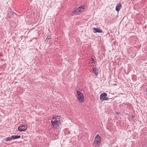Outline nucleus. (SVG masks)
Segmentation results:
<instances>
[{
  "label": "nucleus",
  "instance_id": "nucleus-1",
  "mask_svg": "<svg viewBox=\"0 0 147 147\" xmlns=\"http://www.w3.org/2000/svg\"><path fill=\"white\" fill-rule=\"evenodd\" d=\"M76 92L77 94V98L79 101L80 102H84V98L83 94L79 91H77Z\"/></svg>",
  "mask_w": 147,
  "mask_h": 147
},
{
  "label": "nucleus",
  "instance_id": "nucleus-2",
  "mask_svg": "<svg viewBox=\"0 0 147 147\" xmlns=\"http://www.w3.org/2000/svg\"><path fill=\"white\" fill-rule=\"evenodd\" d=\"M101 137L98 134H97L95 138L93 144H94L99 145L101 142Z\"/></svg>",
  "mask_w": 147,
  "mask_h": 147
},
{
  "label": "nucleus",
  "instance_id": "nucleus-3",
  "mask_svg": "<svg viewBox=\"0 0 147 147\" xmlns=\"http://www.w3.org/2000/svg\"><path fill=\"white\" fill-rule=\"evenodd\" d=\"M60 121L59 120H51V123L52 126L55 129L57 127L59 126L58 124L60 123Z\"/></svg>",
  "mask_w": 147,
  "mask_h": 147
},
{
  "label": "nucleus",
  "instance_id": "nucleus-4",
  "mask_svg": "<svg viewBox=\"0 0 147 147\" xmlns=\"http://www.w3.org/2000/svg\"><path fill=\"white\" fill-rule=\"evenodd\" d=\"M27 129L26 125H23L21 124L20 126L18 127V130L20 131H24Z\"/></svg>",
  "mask_w": 147,
  "mask_h": 147
},
{
  "label": "nucleus",
  "instance_id": "nucleus-5",
  "mask_svg": "<svg viewBox=\"0 0 147 147\" xmlns=\"http://www.w3.org/2000/svg\"><path fill=\"white\" fill-rule=\"evenodd\" d=\"M107 94L106 93H104L102 94L100 96V100L102 101L108 100L109 99L107 97Z\"/></svg>",
  "mask_w": 147,
  "mask_h": 147
},
{
  "label": "nucleus",
  "instance_id": "nucleus-6",
  "mask_svg": "<svg viewBox=\"0 0 147 147\" xmlns=\"http://www.w3.org/2000/svg\"><path fill=\"white\" fill-rule=\"evenodd\" d=\"M93 29L94 30V32L95 33L96 32L102 33V30L98 28H93Z\"/></svg>",
  "mask_w": 147,
  "mask_h": 147
},
{
  "label": "nucleus",
  "instance_id": "nucleus-7",
  "mask_svg": "<svg viewBox=\"0 0 147 147\" xmlns=\"http://www.w3.org/2000/svg\"><path fill=\"white\" fill-rule=\"evenodd\" d=\"M121 7V3H119L117 4V5L116 7V10L117 12H118Z\"/></svg>",
  "mask_w": 147,
  "mask_h": 147
},
{
  "label": "nucleus",
  "instance_id": "nucleus-8",
  "mask_svg": "<svg viewBox=\"0 0 147 147\" xmlns=\"http://www.w3.org/2000/svg\"><path fill=\"white\" fill-rule=\"evenodd\" d=\"M98 69L95 68H94L92 69L93 72L96 75H97L98 74Z\"/></svg>",
  "mask_w": 147,
  "mask_h": 147
},
{
  "label": "nucleus",
  "instance_id": "nucleus-9",
  "mask_svg": "<svg viewBox=\"0 0 147 147\" xmlns=\"http://www.w3.org/2000/svg\"><path fill=\"white\" fill-rule=\"evenodd\" d=\"M77 9H78V10L80 12H83L84 10V7L83 6L80 7L78 8Z\"/></svg>",
  "mask_w": 147,
  "mask_h": 147
},
{
  "label": "nucleus",
  "instance_id": "nucleus-10",
  "mask_svg": "<svg viewBox=\"0 0 147 147\" xmlns=\"http://www.w3.org/2000/svg\"><path fill=\"white\" fill-rule=\"evenodd\" d=\"M78 9H77L73 11L72 13V15H74L77 14L79 13H80Z\"/></svg>",
  "mask_w": 147,
  "mask_h": 147
},
{
  "label": "nucleus",
  "instance_id": "nucleus-11",
  "mask_svg": "<svg viewBox=\"0 0 147 147\" xmlns=\"http://www.w3.org/2000/svg\"><path fill=\"white\" fill-rule=\"evenodd\" d=\"M21 137V136H12V138L13 140H14L15 139L19 138Z\"/></svg>",
  "mask_w": 147,
  "mask_h": 147
},
{
  "label": "nucleus",
  "instance_id": "nucleus-12",
  "mask_svg": "<svg viewBox=\"0 0 147 147\" xmlns=\"http://www.w3.org/2000/svg\"><path fill=\"white\" fill-rule=\"evenodd\" d=\"M58 117H60V116H54L51 119L52 120H53L54 119H60L59 118H58Z\"/></svg>",
  "mask_w": 147,
  "mask_h": 147
},
{
  "label": "nucleus",
  "instance_id": "nucleus-13",
  "mask_svg": "<svg viewBox=\"0 0 147 147\" xmlns=\"http://www.w3.org/2000/svg\"><path fill=\"white\" fill-rule=\"evenodd\" d=\"M12 136L11 137H8L6 138V141H10L12 140Z\"/></svg>",
  "mask_w": 147,
  "mask_h": 147
},
{
  "label": "nucleus",
  "instance_id": "nucleus-14",
  "mask_svg": "<svg viewBox=\"0 0 147 147\" xmlns=\"http://www.w3.org/2000/svg\"><path fill=\"white\" fill-rule=\"evenodd\" d=\"M51 39V38H49L48 37H47V38L45 40V42H50V40Z\"/></svg>",
  "mask_w": 147,
  "mask_h": 147
},
{
  "label": "nucleus",
  "instance_id": "nucleus-15",
  "mask_svg": "<svg viewBox=\"0 0 147 147\" xmlns=\"http://www.w3.org/2000/svg\"><path fill=\"white\" fill-rule=\"evenodd\" d=\"M90 60L91 61V62H92V63H94V59L92 58H90Z\"/></svg>",
  "mask_w": 147,
  "mask_h": 147
},
{
  "label": "nucleus",
  "instance_id": "nucleus-16",
  "mask_svg": "<svg viewBox=\"0 0 147 147\" xmlns=\"http://www.w3.org/2000/svg\"><path fill=\"white\" fill-rule=\"evenodd\" d=\"M51 36V34H49L48 36L47 37H48L49 38H50V37Z\"/></svg>",
  "mask_w": 147,
  "mask_h": 147
},
{
  "label": "nucleus",
  "instance_id": "nucleus-17",
  "mask_svg": "<svg viewBox=\"0 0 147 147\" xmlns=\"http://www.w3.org/2000/svg\"><path fill=\"white\" fill-rule=\"evenodd\" d=\"M14 14H15V13H13V12H12L11 15H13Z\"/></svg>",
  "mask_w": 147,
  "mask_h": 147
},
{
  "label": "nucleus",
  "instance_id": "nucleus-18",
  "mask_svg": "<svg viewBox=\"0 0 147 147\" xmlns=\"http://www.w3.org/2000/svg\"><path fill=\"white\" fill-rule=\"evenodd\" d=\"M146 92H147V93H146V95H147V90H146Z\"/></svg>",
  "mask_w": 147,
  "mask_h": 147
}]
</instances>
